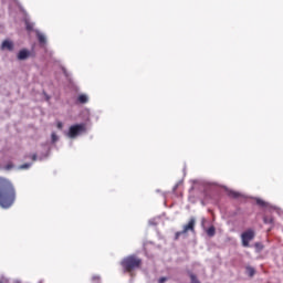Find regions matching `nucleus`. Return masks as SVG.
I'll use <instances>...</instances> for the list:
<instances>
[{
  "label": "nucleus",
  "instance_id": "4be33fe9",
  "mask_svg": "<svg viewBox=\"0 0 283 283\" xmlns=\"http://www.w3.org/2000/svg\"><path fill=\"white\" fill-rule=\"evenodd\" d=\"M31 159H32V160H36V154H33V155L31 156Z\"/></svg>",
  "mask_w": 283,
  "mask_h": 283
},
{
  "label": "nucleus",
  "instance_id": "a211bd4d",
  "mask_svg": "<svg viewBox=\"0 0 283 283\" xmlns=\"http://www.w3.org/2000/svg\"><path fill=\"white\" fill-rule=\"evenodd\" d=\"M30 164H23L22 166H20V169H30Z\"/></svg>",
  "mask_w": 283,
  "mask_h": 283
},
{
  "label": "nucleus",
  "instance_id": "6ab92c4d",
  "mask_svg": "<svg viewBox=\"0 0 283 283\" xmlns=\"http://www.w3.org/2000/svg\"><path fill=\"white\" fill-rule=\"evenodd\" d=\"M165 282H167V277H160V279L158 280V283H165Z\"/></svg>",
  "mask_w": 283,
  "mask_h": 283
},
{
  "label": "nucleus",
  "instance_id": "9d476101",
  "mask_svg": "<svg viewBox=\"0 0 283 283\" xmlns=\"http://www.w3.org/2000/svg\"><path fill=\"white\" fill-rule=\"evenodd\" d=\"M207 235L209 238H213V235H216V227L211 226L207 231H206Z\"/></svg>",
  "mask_w": 283,
  "mask_h": 283
},
{
  "label": "nucleus",
  "instance_id": "f03ea898",
  "mask_svg": "<svg viewBox=\"0 0 283 283\" xmlns=\"http://www.w3.org/2000/svg\"><path fill=\"white\" fill-rule=\"evenodd\" d=\"M120 266L124 273H134V271L143 266V259L138 258L136 254H130L120 261Z\"/></svg>",
  "mask_w": 283,
  "mask_h": 283
},
{
  "label": "nucleus",
  "instance_id": "ddd939ff",
  "mask_svg": "<svg viewBox=\"0 0 283 283\" xmlns=\"http://www.w3.org/2000/svg\"><path fill=\"white\" fill-rule=\"evenodd\" d=\"M190 283H200V281L198 280V276H196V274L190 273Z\"/></svg>",
  "mask_w": 283,
  "mask_h": 283
},
{
  "label": "nucleus",
  "instance_id": "39448f33",
  "mask_svg": "<svg viewBox=\"0 0 283 283\" xmlns=\"http://www.w3.org/2000/svg\"><path fill=\"white\" fill-rule=\"evenodd\" d=\"M184 233H189V231H191V233H196V218H190L188 223L184 226Z\"/></svg>",
  "mask_w": 283,
  "mask_h": 283
},
{
  "label": "nucleus",
  "instance_id": "20e7f679",
  "mask_svg": "<svg viewBox=\"0 0 283 283\" xmlns=\"http://www.w3.org/2000/svg\"><path fill=\"white\" fill-rule=\"evenodd\" d=\"M255 238V230L253 229H248L241 234V240H242V247L249 248V243L254 240Z\"/></svg>",
  "mask_w": 283,
  "mask_h": 283
},
{
  "label": "nucleus",
  "instance_id": "2eb2a0df",
  "mask_svg": "<svg viewBox=\"0 0 283 283\" xmlns=\"http://www.w3.org/2000/svg\"><path fill=\"white\" fill-rule=\"evenodd\" d=\"M51 140H52V143H56L59 140V135H56V133H52Z\"/></svg>",
  "mask_w": 283,
  "mask_h": 283
},
{
  "label": "nucleus",
  "instance_id": "f257e3e1",
  "mask_svg": "<svg viewBox=\"0 0 283 283\" xmlns=\"http://www.w3.org/2000/svg\"><path fill=\"white\" fill-rule=\"evenodd\" d=\"M17 200V189L12 181L0 177V207L2 209H10Z\"/></svg>",
  "mask_w": 283,
  "mask_h": 283
},
{
  "label": "nucleus",
  "instance_id": "6e6552de",
  "mask_svg": "<svg viewBox=\"0 0 283 283\" xmlns=\"http://www.w3.org/2000/svg\"><path fill=\"white\" fill-rule=\"evenodd\" d=\"M36 36L41 45H45V43H48V40L45 39V35H43V33H36Z\"/></svg>",
  "mask_w": 283,
  "mask_h": 283
},
{
  "label": "nucleus",
  "instance_id": "f3484780",
  "mask_svg": "<svg viewBox=\"0 0 283 283\" xmlns=\"http://www.w3.org/2000/svg\"><path fill=\"white\" fill-rule=\"evenodd\" d=\"M180 235H185L184 230L176 232L175 240H178V238H180Z\"/></svg>",
  "mask_w": 283,
  "mask_h": 283
},
{
  "label": "nucleus",
  "instance_id": "9b49d317",
  "mask_svg": "<svg viewBox=\"0 0 283 283\" xmlns=\"http://www.w3.org/2000/svg\"><path fill=\"white\" fill-rule=\"evenodd\" d=\"M228 196H230V198H240V192L235 190H229Z\"/></svg>",
  "mask_w": 283,
  "mask_h": 283
},
{
  "label": "nucleus",
  "instance_id": "5701e85b",
  "mask_svg": "<svg viewBox=\"0 0 283 283\" xmlns=\"http://www.w3.org/2000/svg\"><path fill=\"white\" fill-rule=\"evenodd\" d=\"M63 72H64L65 76H67V71L65 69H63Z\"/></svg>",
  "mask_w": 283,
  "mask_h": 283
},
{
  "label": "nucleus",
  "instance_id": "b1692460",
  "mask_svg": "<svg viewBox=\"0 0 283 283\" xmlns=\"http://www.w3.org/2000/svg\"><path fill=\"white\" fill-rule=\"evenodd\" d=\"M0 283H1V281H0Z\"/></svg>",
  "mask_w": 283,
  "mask_h": 283
},
{
  "label": "nucleus",
  "instance_id": "dca6fc26",
  "mask_svg": "<svg viewBox=\"0 0 283 283\" xmlns=\"http://www.w3.org/2000/svg\"><path fill=\"white\" fill-rule=\"evenodd\" d=\"M256 205H259V207H266V201L262 199H256Z\"/></svg>",
  "mask_w": 283,
  "mask_h": 283
},
{
  "label": "nucleus",
  "instance_id": "7ed1b4c3",
  "mask_svg": "<svg viewBox=\"0 0 283 283\" xmlns=\"http://www.w3.org/2000/svg\"><path fill=\"white\" fill-rule=\"evenodd\" d=\"M87 132V126L85 124H75L69 128L67 136L69 138H76V136H81V134H85Z\"/></svg>",
  "mask_w": 283,
  "mask_h": 283
},
{
  "label": "nucleus",
  "instance_id": "412c9836",
  "mask_svg": "<svg viewBox=\"0 0 283 283\" xmlns=\"http://www.w3.org/2000/svg\"><path fill=\"white\" fill-rule=\"evenodd\" d=\"M6 169L7 171H10V169H12V165H7Z\"/></svg>",
  "mask_w": 283,
  "mask_h": 283
},
{
  "label": "nucleus",
  "instance_id": "4468645a",
  "mask_svg": "<svg viewBox=\"0 0 283 283\" xmlns=\"http://www.w3.org/2000/svg\"><path fill=\"white\" fill-rule=\"evenodd\" d=\"M263 222L264 224H273V218L264 217Z\"/></svg>",
  "mask_w": 283,
  "mask_h": 283
},
{
  "label": "nucleus",
  "instance_id": "0eeeda50",
  "mask_svg": "<svg viewBox=\"0 0 283 283\" xmlns=\"http://www.w3.org/2000/svg\"><path fill=\"white\" fill-rule=\"evenodd\" d=\"M30 56V51H28V50H21V51H19V53H18V60L19 61H25V59H28Z\"/></svg>",
  "mask_w": 283,
  "mask_h": 283
},
{
  "label": "nucleus",
  "instance_id": "1a4fd4ad",
  "mask_svg": "<svg viewBox=\"0 0 283 283\" xmlns=\"http://www.w3.org/2000/svg\"><path fill=\"white\" fill-rule=\"evenodd\" d=\"M245 271H247V275H249V277H253V275H255V268H253V266H247Z\"/></svg>",
  "mask_w": 283,
  "mask_h": 283
},
{
  "label": "nucleus",
  "instance_id": "aec40b11",
  "mask_svg": "<svg viewBox=\"0 0 283 283\" xmlns=\"http://www.w3.org/2000/svg\"><path fill=\"white\" fill-rule=\"evenodd\" d=\"M57 129H63V123L61 122L57 123Z\"/></svg>",
  "mask_w": 283,
  "mask_h": 283
},
{
  "label": "nucleus",
  "instance_id": "f8f14e48",
  "mask_svg": "<svg viewBox=\"0 0 283 283\" xmlns=\"http://www.w3.org/2000/svg\"><path fill=\"white\" fill-rule=\"evenodd\" d=\"M77 101H78V103H82V104L87 103V101H88L87 95H85V94L80 95Z\"/></svg>",
  "mask_w": 283,
  "mask_h": 283
},
{
  "label": "nucleus",
  "instance_id": "423d86ee",
  "mask_svg": "<svg viewBox=\"0 0 283 283\" xmlns=\"http://www.w3.org/2000/svg\"><path fill=\"white\" fill-rule=\"evenodd\" d=\"M1 50H9V52H12V50H14V43L10 40H4L1 44Z\"/></svg>",
  "mask_w": 283,
  "mask_h": 283
}]
</instances>
